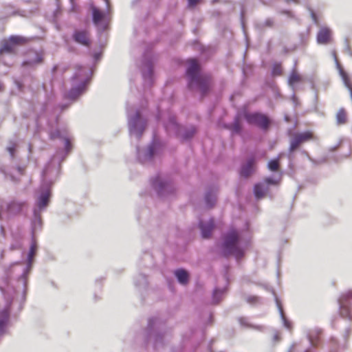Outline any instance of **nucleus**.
Returning <instances> with one entry per match:
<instances>
[{
	"mask_svg": "<svg viewBox=\"0 0 352 352\" xmlns=\"http://www.w3.org/2000/svg\"><path fill=\"white\" fill-rule=\"evenodd\" d=\"M250 221H245L243 229L231 227L221 235V254L224 257L234 256L236 260L242 258L250 245Z\"/></svg>",
	"mask_w": 352,
	"mask_h": 352,
	"instance_id": "1",
	"label": "nucleus"
},
{
	"mask_svg": "<svg viewBox=\"0 0 352 352\" xmlns=\"http://www.w3.org/2000/svg\"><path fill=\"white\" fill-rule=\"evenodd\" d=\"M37 243L36 239H32V242L30 244V247L29 251L28 252L26 263L24 267H22V264L21 262H15L12 263L8 271L7 272L8 276L10 275V271L12 270L13 272H19L21 270V274L17 277V287L19 289L20 286H21L22 289V300L24 302L26 298V294L28 291V276L32 269L33 263L34 261V257L36 254L37 252Z\"/></svg>",
	"mask_w": 352,
	"mask_h": 352,
	"instance_id": "2",
	"label": "nucleus"
},
{
	"mask_svg": "<svg viewBox=\"0 0 352 352\" xmlns=\"http://www.w3.org/2000/svg\"><path fill=\"white\" fill-rule=\"evenodd\" d=\"M188 87L204 94L208 91L210 86V77L201 72L199 63L195 59L188 61L186 69Z\"/></svg>",
	"mask_w": 352,
	"mask_h": 352,
	"instance_id": "3",
	"label": "nucleus"
},
{
	"mask_svg": "<svg viewBox=\"0 0 352 352\" xmlns=\"http://www.w3.org/2000/svg\"><path fill=\"white\" fill-rule=\"evenodd\" d=\"M164 324L162 321L157 318H150L144 330V344L148 346L150 343H152L153 349L158 350L163 347L164 344Z\"/></svg>",
	"mask_w": 352,
	"mask_h": 352,
	"instance_id": "4",
	"label": "nucleus"
},
{
	"mask_svg": "<svg viewBox=\"0 0 352 352\" xmlns=\"http://www.w3.org/2000/svg\"><path fill=\"white\" fill-rule=\"evenodd\" d=\"M91 70L87 67H78L72 78V88L67 97L72 100H76L86 91L91 77Z\"/></svg>",
	"mask_w": 352,
	"mask_h": 352,
	"instance_id": "5",
	"label": "nucleus"
},
{
	"mask_svg": "<svg viewBox=\"0 0 352 352\" xmlns=\"http://www.w3.org/2000/svg\"><path fill=\"white\" fill-rule=\"evenodd\" d=\"M146 121L138 111L128 112V126L130 135L139 138L146 127Z\"/></svg>",
	"mask_w": 352,
	"mask_h": 352,
	"instance_id": "6",
	"label": "nucleus"
},
{
	"mask_svg": "<svg viewBox=\"0 0 352 352\" xmlns=\"http://www.w3.org/2000/svg\"><path fill=\"white\" fill-rule=\"evenodd\" d=\"M339 314L349 322L352 321L351 307L352 305V290L349 289L342 292L338 298Z\"/></svg>",
	"mask_w": 352,
	"mask_h": 352,
	"instance_id": "7",
	"label": "nucleus"
},
{
	"mask_svg": "<svg viewBox=\"0 0 352 352\" xmlns=\"http://www.w3.org/2000/svg\"><path fill=\"white\" fill-rule=\"evenodd\" d=\"M164 126L167 131L179 135L183 140L191 138L196 132V129L192 126L182 131L174 117H170L168 123L165 124Z\"/></svg>",
	"mask_w": 352,
	"mask_h": 352,
	"instance_id": "8",
	"label": "nucleus"
},
{
	"mask_svg": "<svg viewBox=\"0 0 352 352\" xmlns=\"http://www.w3.org/2000/svg\"><path fill=\"white\" fill-rule=\"evenodd\" d=\"M160 149L159 144L152 142L146 148H137L138 159L142 164H147L158 155Z\"/></svg>",
	"mask_w": 352,
	"mask_h": 352,
	"instance_id": "9",
	"label": "nucleus"
},
{
	"mask_svg": "<svg viewBox=\"0 0 352 352\" xmlns=\"http://www.w3.org/2000/svg\"><path fill=\"white\" fill-rule=\"evenodd\" d=\"M244 118L249 124L256 125L263 129H266L270 124L268 118L260 113H245Z\"/></svg>",
	"mask_w": 352,
	"mask_h": 352,
	"instance_id": "10",
	"label": "nucleus"
},
{
	"mask_svg": "<svg viewBox=\"0 0 352 352\" xmlns=\"http://www.w3.org/2000/svg\"><path fill=\"white\" fill-rule=\"evenodd\" d=\"M27 39L21 36H11L8 40L3 41L0 47V54H3L8 53L12 54L14 51V47L17 44L25 43Z\"/></svg>",
	"mask_w": 352,
	"mask_h": 352,
	"instance_id": "11",
	"label": "nucleus"
},
{
	"mask_svg": "<svg viewBox=\"0 0 352 352\" xmlns=\"http://www.w3.org/2000/svg\"><path fill=\"white\" fill-rule=\"evenodd\" d=\"M151 184L160 196H164L171 189L170 184L161 175H156L151 179Z\"/></svg>",
	"mask_w": 352,
	"mask_h": 352,
	"instance_id": "12",
	"label": "nucleus"
},
{
	"mask_svg": "<svg viewBox=\"0 0 352 352\" xmlns=\"http://www.w3.org/2000/svg\"><path fill=\"white\" fill-rule=\"evenodd\" d=\"M322 333V329L319 327L308 329L306 332V337L309 342V346L317 349L320 344Z\"/></svg>",
	"mask_w": 352,
	"mask_h": 352,
	"instance_id": "13",
	"label": "nucleus"
},
{
	"mask_svg": "<svg viewBox=\"0 0 352 352\" xmlns=\"http://www.w3.org/2000/svg\"><path fill=\"white\" fill-rule=\"evenodd\" d=\"M106 5V10L101 11L95 6L91 8L93 21L94 24L98 25V23L102 20H106L109 12H110V2L109 0H103Z\"/></svg>",
	"mask_w": 352,
	"mask_h": 352,
	"instance_id": "14",
	"label": "nucleus"
},
{
	"mask_svg": "<svg viewBox=\"0 0 352 352\" xmlns=\"http://www.w3.org/2000/svg\"><path fill=\"white\" fill-rule=\"evenodd\" d=\"M312 138V133L309 131H305L297 133L294 135L291 140L289 151L292 152L296 149L300 144L307 142Z\"/></svg>",
	"mask_w": 352,
	"mask_h": 352,
	"instance_id": "15",
	"label": "nucleus"
},
{
	"mask_svg": "<svg viewBox=\"0 0 352 352\" xmlns=\"http://www.w3.org/2000/svg\"><path fill=\"white\" fill-rule=\"evenodd\" d=\"M11 302L0 311V338L6 333V327L10 320Z\"/></svg>",
	"mask_w": 352,
	"mask_h": 352,
	"instance_id": "16",
	"label": "nucleus"
},
{
	"mask_svg": "<svg viewBox=\"0 0 352 352\" xmlns=\"http://www.w3.org/2000/svg\"><path fill=\"white\" fill-rule=\"evenodd\" d=\"M42 54L36 51H30L25 55L23 66L32 67L42 62Z\"/></svg>",
	"mask_w": 352,
	"mask_h": 352,
	"instance_id": "17",
	"label": "nucleus"
},
{
	"mask_svg": "<svg viewBox=\"0 0 352 352\" xmlns=\"http://www.w3.org/2000/svg\"><path fill=\"white\" fill-rule=\"evenodd\" d=\"M51 196L50 190L48 188H42L36 201V206L40 210L45 208L49 204Z\"/></svg>",
	"mask_w": 352,
	"mask_h": 352,
	"instance_id": "18",
	"label": "nucleus"
},
{
	"mask_svg": "<svg viewBox=\"0 0 352 352\" xmlns=\"http://www.w3.org/2000/svg\"><path fill=\"white\" fill-rule=\"evenodd\" d=\"M215 221H199L198 227L201 230V237L204 239H209L215 228Z\"/></svg>",
	"mask_w": 352,
	"mask_h": 352,
	"instance_id": "19",
	"label": "nucleus"
},
{
	"mask_svg": "<svg viewBox=\"0 0 352 352\" xmlns=\"http://www.w3.org/2000/svg\"><path fill=\"white\" fill-rule=\"evenodd\" d=\"M174 276L177 279V281L183 286H186L190 281V273L189 272L182 267L177 268L174 270Z\"/></svg>",
	"mask_w": 352,
	"mask_h": 352,
	"instance_id": "20",
	"label": "nucleus"
},
{
	"mask_svg": "<svg viewBox=\"0 0 352 352\" xmlns=\"http://www.w3.org/2000/svg\"><path fill=\"white\" fill-rule=\"evenodd\" d=\"M217 189L216 188H210L206 190L204 196L206 208H210L214 206L217 201Z\"/></svg>",
	"mask_w": 352,
	"mask_h": 352,
	"instance_id": "21",
	"label": "nucleus"
},
{
	"mask_svg": "<svg viewBox=\"0 0 352 352\" xmlns=\"http://www.w3.org/2000/svg\"><path fill=\"white\" fill-rule=\"evenodd\" d=\"M331 30L327 27L320 28L317 34V43L325 45L329 43L331 37Z\"/></svg>",
	"mask_w": 352,
	"mask_h": 352,
	"instance_id": "22",
	"label": "nucleus"
},
{
	"mask_svg": "<svg viewBox=\"0 0 352 352\" xmlns=\"http://www.w3.org/2000/svg\"><path fill=\"white\" fill-rule=\"evenodd\" d=\"M256 160L254 157L249 158L242 166L241 175L245 177L250 176L254 170Z\"/></svg>",
	"mask_w": 352,
	"mask_h": 352,
	"instance_id": "23",
	"label": "nucleus"
},
{
	"mask_svg": "<svg viewBox=\"0 0 352 352\" xmlns=\"http://www.w3.org/2000/svg\"><path fill=\"white\" fill-rule=\"evenodd\" d=\"M270 188L266 183L260 182L255 184L254 187V194L256 199L263 198L269 192Z\"/></svg>",
	"mask_w": 352,
	"mask_h": 352,
	"instance_id": "24",
	"label": "nucleus"
},
{
	"mask_svg": "<svg viewBox=\"0 0 352 352\" xmlns=\"http://www.w3.org/2000/svg\"><path fill=\"white\" fill-rule=\"evenodd\" d=\"M269 290H270L273 293V294L274 295L276 304L277 308L278 309V312H279L280 316V318L282 319V321H283L284 327L285 328L288 329H290L291 327H292V324L286 318V317L285 316V314H284V311H283V309L282 305H281V303H280V300H278V297L276 296V295L275 294V292L274 291L273 289H270Z\"/></svg>",
	"mask_w": 352,
	"mask_h": 352,
	"instance_id": "25",
	"label": "nucleus"
},
{
	"mask_svg": "<svg viewBox=\"0 0 352 352\" xmlns=\"http://www.w3.org/2000/svg\"><path fill=\"white\" fill-rule=\"evenodd\" d=\"M302 81V77L295 69H294L289 76L287 83L292 91H295L296 85Z\"/></svg>",
	"mask_w": 352,
	"mask_h": 352,
	"instance_id": "26",
	"label": "nucleus"
},
{
	"mask_svg": "<svg viewBox=\"0 0 352 352\" xmlns=\"http://www.w3.org/2000/svg\"><path fill=\"white\" fill-rule=\"evenodd\" d=\"M74 41L82 45L88 46L89 45V38L87 32L76 31L73 34Z\"/></svg>",
	"mask_w": 352,
	"mask_h": 352,
	"instance_id": "27",
	"label": "nucleus"
},
{
	"mask_svg": "<svg viewBox=\"0 0 352 352\" xmlns=\"http://www.w3.org/2000/svg\"><path fill=\"white\" fill-rule=\"evenodd\" d=\"M148 280L145 274L140 273L134 278V285L138 289H145L148 286Z\"/></svg>",
	"mask_w": 352,
	"mask_h": 352,
	"instance_id": "28",
	"label": "nucleus"
},
{
	"mask_svg": "<svg viewBox=\"0 0 352 352\" xmlns=\"http://www.w3.org/2000/svg\"><path fill=\"white\" fill-rule=\"evenodd\" d=\"M142 75L146 82L151 84L153 76V66L150 62H146L142 68Z\"/></svg>",
	"mask_w": 352,
	"mask_h": 352,
	"instance_id": "29",
	"label": "nucleus"
},
{
	"mask_svg": "<svg viewBox=\"0 0 352 352\" xmlns=\"http://www.w3.org/2000/svg\"><path fill=\"white\" fill-rule=\"evenodd\" d=\"M226 292V288H217L215 287L213 289L212 296V301L213 304H218L222 299L223 294Z\"/></svg>",
	"mask_w": 352,
	"mask_h": 352,
	"instance_id": "30",
	"label": "nucleus"
},
{
	"mask_svg": "<svg viewBox=\"0 0 352 352\" xmlns=\"http://www.w3.org/2000/svg\"><path fill=\"white\" fill-rule=\"evenodd\" d=\"M43 221H31V235L32 239H35L36 234L42 229Z\"/></svg>",
	"mask_w": 352,
	"mask_h": 352,
	"instance_id": "31",
	"label": "nucleus"
},
{
	"mask_svg": "<svg viewBox=\"0 0 352 352\" xmlns=\"http://www.w3.org/2000/svg\"><path fill=\"white\" fill-rule=\"evenodd\" d=\"M238 321L241 326L246 327V328H253L258 330H262V326H254L249 322L248 318L245 317H239L238 318Z\"/></svg>",
	"mask_w": 352,
	"mask_h": 352,
	"instance_id": "32",
	"label": "nucleus"
},
{
	"mask_svg": "<svg viewBox=\"0 0 352 352\" xmlns=\"http://www.w3.org/2000/svg\"><path fill=\"white\" fill-rule=\"evenodd\" d=\"M329 344L330 348L329 352H338V349L344 348V344L341 346L335 337H331L329 341Z\"/></svg>",
	"mask_w": 352,
	"mask_h": 352,
	"instance_id": "33",
	"label": "nucleus"
},
{
	"mask_svg": "<svg viewBox=\"0 0 352 352\" xmlns=\"http://www.w3.org/2000/svg\"><path fill=\"white\" fill-rule=\"evenodd\" d=\"M24 204L17 201H14L8 206V210L10 213H15L19 212L23 207Z\"/></svg>",
	"mask_w": 352,
	"mask_h": 352,
	"instance_id": "34",
	"label": "nucleus"
},
{
	"mask_svg": "<svg viewBox=\"0 0 352 352\" xmlns=\"http://www.w3.org/2000/svg\"><path fill=\"white\" fill-rule=\"evenodd\" d=\"M346 113L343 109L338 111L336 114V122L338 124H343L346 122Z\"/></svg>",
	"mask_w": 352,
	"mask_h": 352,
	"instance_id": "35",
	"label": "nucleus"
},
{
	"mask_svg": "<svg viewBox=\"0 0 352 352\" xmlns=\"http://www.w3.org/2000/svg\"><path fill=\"white\" fill-rule=\"evenodd\" d=\"M280 180V176L278 177H267L265 178L263 182L267 184V186L270 188V185L277 186Z\"/></svg>",
	"mask_w": 352,
	"mask_h": 352,
	"instance_id": "36",
	"label": "nucleus"
},
{
	"mask_svg": "<svg viewBox=\"0 0 352 352\" xmlns=\"http://www.w3.org/2000/svg\"><path fill=\"white\" fill-rule=\"evenodd\" d=\"M279 160L274 159L270 160L267 164V168L271 171H276L279 168Z\"/></svg>",
	"mask_w": 352,
	"mask_h": 352,
	"instance_id": "37",
	"label": "nucleus"
},
{
	"mask_svg": "<svg viewBox=\"0 0 352 352\" xmlns=\"http://www.w3.org/2000/svg\"><path fill=\"white\" fill-rule=\"evenodd\" d=\"M241 130V124L239 122V116H237L234 120V122L232 126V132L234 133H240Z\"/></svg>",
	"mask_w": 352,
	"mask_h": 352,
	"instance_id": "38",
	"label": "nucleus"
},
{
	"mask_svg": "<svg viewBox=\"0 0 352 352\" xmlns=\"http://www.w3.org/2000/svg\"><path fill=\"white\" fill-rule=\"evenodd\" d=\"M7 151L10 153V157H14V153L16 151V144L14 142H10L6 147Z\"/></svg>",
	"mask_w": 352,
	"mask_h": 352,
	"instance_id": "39",
	"label": "nucleus"
},
{
	"mask_svg": "<svg viewBox=\"0 0 352 352\" xmlns=\"http://www.w3.org/2000/svg\"><path fill=\"white\" fill-rule=\"evenodd\" d=\"M281 74V67L278 64H276L274 65L272 69V74L274 76H278Z\"/></svg>",
	"mask_w": 352,
	"mask_h": 352,
	"instance_id": "40",
	"label": "nucleus"
},
{
	"mask_svg": "<svg viewBox=\"0 0 352 352\" xmlns=\"http://www.w3.org/2000/svg\"><path fill=\"white\" fill-rule=\"evenodd\" d=\"M259 298L256 296H250L247 298L246 300L250 304H254L258 301Z\"/></svg>",
	"mask_w": 352,
	"mask_h": 352,
	"instance_id": "41",
	"label": "nucleus"
},
{
	"mask_svg": "<svg viewBox=\"0 0 352 352\" xmlns=\"http://www.w3.org/2000/svg\"><path fill=\"white\" fill-rule=\"evenodd\" d=\"M65 148L67 152H69L72 149V144L70 140L68 138H65Z\"/></svg>",
	"mask_w": 352,
	"mask_h": 352,
	"instance_id": "42",
	"label": "nucleus"
},
{
	"mask_svg": "<svg viewBox=\"0 0 352 352\" xmlns=\"http://www.w3.org/2000/svg\"><path fill=\"white\" fill-rule=\"evenodd\" d=\"M20 248H21V245L19 243H15L11 244L10 246V250H19Z\"/></svg>",
	"mask_w": 352,
	"mask_h": 352,
	"instance_id": "43",
	"label": "nucleus"
},
{
	"mask_svg": "<svg viewBox=\"0 0 352 352\" xmlns=\"http://www.w3.org/2000/svg\"><path fill=\"white\" fill-rule=\"evenodd\" d=\"M351 331V329L350 327H348L345 329L344 333L343 335L345 340H346L347 338L349 336Z\"/></svg>",
	"mask_w": 352,
	"mask_h": 352,
	"instance_id": "44",
	"label": "nucleus"
},
{
	"mask_svg": "<svg viewBox=\"0 0 352 352\" xmlns=\"http://www.w3.org/2000/svg\"><path fill=\"white\" fill-rule=\"evenodd\" d=\"M345 51L349 55V56H352V52H351V50L349 46V44L347 43V41H346V47H345Z\"/></svg>",
	"mask_w": 352,
	"mask_h": 352,
	"instance_id": "45",
	"label": "nucleus"
},
{
	"mask_svg": "<svg viewBox=\"0 0 352 352\" xmlns=\"http://www.w3.org/2000/svg\"><path fill=\"white\" fill-rule=\"evenodd\" d=\"M310 14H311V18H312V20L314 21V22L316 24H317V25H318V23L317 18H316V14H314V12L312 10H311V11H310Z\"/></svg>",
	"mask_w": 352,
	"mask_h": 352,
	"instance_id": "46",
	"label": "nucleus"
},
{
	"mask_svg": "<svg viewBox=\"0 0 352 352\" xmlns=\"http://www.w3.org/2000/svg\"><path fill=\"white\" fill-rule=\"evenodd\" d=\"M304 352H317L316 351V349L313 347V346H309V347L307 349H306Z\"/></svg>",
	"mask_w": 352,
	"mask_h": 352,
	"instance_id": "47",
	"label": "nucleus"
},
{
	"mask_svg": "<svg viewBox=\"0 0 352 352\" xmlns=\"http://www.w3.org/2000/svg\"><path fill=\"white\" fill-rule=\"evenodd\" d=\"M188 4L190 6H195L199 0H188Z\"/></svg>",
	"mask_w": 352,
	"mask_h": 352,
	"instance_id": "48",
	"label": "nucleus"
},
{
	"mask_svg": "<svg viewBox=\"0 0 352 352\" xmlns=\"http://www.w3.org/2000/svg\"><path fill=\"white\" fill-rule=\"evenodd\" d=\"M47 175H48V169H47V168H46V169H45V170H43V177H45H45H47Z\"/></svg>",
	"mask_w": 352,
	"mask_h": 352,
	"instance_id": "49",
	"label": "nucleus"
},
{
	"mask_svg": "<svg viewBox=\"0 0 352 352\" xmlns=\"http://www.w3.org/2000/svg\"><path fill=\"white\" fill-rule=\"evenodd\" d=\"M294 347H295V344L294 343V344H292L290 346V347H289V350H288V351H287V352H293V351H294Z\"/></svg>",
	"mask_w": 352,
	"mask_h": 352,
	"instance_id": "50",
	"label": "nucleus"
},
{
	"mask_svg": "<svg viewBox=\"0 0 352 352\" xmlns=\"http://www.w3.org/2000/svg\"><path fill=\"white\" fill-rule=\"evenodd\" d=\"M286 1H287V3H289V2H292H292L295 3H298V2H299V1H298V0H286Z\"/></svg>",
	"mask_w": 352,
	"mask_h": 352,
	"instance_id": "51",
	"label": "nucleus"
},
{
	"mask_svg": "<svg viewBox=\"0 0 352 352\" xmlns=\"http://www.w3.org/2000/svg\"><path fill=\"white\" fill-rule=\"evenodd\" d=\"M274 340H279V336H278V334H275V335L274 336Z\"/></svg>",
	"mask_w": 352,
	"mask_h": 352,
	"instance_id": "52",
	"label": "nucleus"
},
{
	"mask_svg": "<svg viewBox=\"0 0 352 352\" xmlns=\"http://www.w3.org/2000/svg\"><path fill=\"white\" fill-rule=\"evenodd\" d=\"M266 23H267L268 25H271L272 22L270 20H267Z\"/></svg>",
	"mask_w": 352,
	"mask_h": 352,
	"instance_id": "53",
	"label": "nucleus"
},
{
	"mask_svg": "<svg viewBox=\"0 0 352 352\" xmlns=\"http://www.w3.org/2000/svg\"><path fill=\"white\" fill-rule=\"evenodd\" d=\"M34 212V214H35V217L37 218L38 217V216H37V210H35Z\"/></svg>",
	"mask_w": 352,
	"mask_h": 352,
	"instance_id": "54",
	"label": "nucleus"
},
{
	"mask_svg": "<svg viewBox=\"0 0 352 352\" xmlns=\"http://www.w3.org/2000/svg\"><path fill=\"white\" fill-rule=\"evenodd\" d=\"M2 88H3V85H2V84L0 82V91L2 90Z\"/></svg>",
	"mask_w": 352,
	"mask_h": 352,
	"instance_id": "55",
	"label": "nucleus"
},
{
	"mask_svg": "<svg viewBox=\"0 0 352 352\" xmlns=\"http://www.w3.org/2000/svg\"><path fill=\"white\" fill-rule=\"evenodd\" d=\"M17 170H18L19 173H21V168H18V169H17Z\"/></svg>",
	"mask_w": 352,
	"mask_h": 352,
	"instance_id": "56",
	"label": "nucleus"
},
{
	"mask_svg": "<svg viewBox=\"0 0 352 352\" xmlns=\"http://www.w3.org/2000/svg\"><path fill=\"white\" fill-rule=\"evenodd\" d=\"M145 256L147 257H150V255L148 254H146Z\"/></svg>",
	"mask_w": 352,
	"mask_h": 352,
	"instance_id": "57",
	"label": "nucleus"
},
{
	"mask_svg": "<svg viewBox=\"0 0 352 352\" xmlns=\"http://www.w3.org/2000/svg\"><path fill=\"white\" fill-rule=\"evenodd\" d=\"M0 172L3 173V170L0 168Z\"/></svg>",
	"mask_w": 352,
	"mask_h": 352,
	"instance_id": "58",
	"label": "nucleus"
},
{
	"mask_svg": "<svg viewBox=\"0 0 352 352\" xmlns=\"http://www.w3.org/2000/svg\"><path fill=\"white\" fill-rule=\"evenodd\" d=\"M212 320V316H210V320Z\"/></svg>",
	"mask_w": 352,
	"mask_h": 352,
	"instance_id": "59",
	"label": "nucleus"
}]
</instances>
